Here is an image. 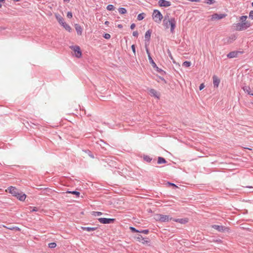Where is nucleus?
<instances>
[{
  "mask_svg": "<svg viewBox=\"0 0 253 253\" xmlns=\"http://www.w3.org/2000/svg\"><path fill=\"white\" fill-rule=\"evenodd\" d=\"M163 23L166 28H169L167 24L169 23L170 26V32L173 33L176 26V21L174 18H169V15L165 16Z\"/></svg>",
  "mask_w": 253,
  "mask_h": 253,
  "instance_id": "1",
  "label": "nucleus"
},
{
  "mask_svg": "<svg viewBox=\"0 0 253 253\" xmlns=\"http://www.w3.org/2000/svg\"><path fill=\"white\" fill-rule=\"evenodd\" d=\"M154 218L156 221L162 222H166L173 220V218L170 216L162 214H156L155 215Z\"/></svg>",
  "mask_w": 253,
  "mask_h": 253,
  "instance_id": "2",
  "label": "nucleus"
},
{
  "mask_svg": "<svg viewBox=\"0 0 253 253\" xmlns=\"http://www.w3.org/2000/svg\"><path fill=\"white\" fill-rule=\"evenodd\" d=\"M250 23H237L233 24V26L236 28V30L238 31H241L247 29L251 27Z\"/></svg>",
  "mask_w": 253,
  "mask_h": 253,
  "instance_id": "3",
  "label": "nucleus"
},
{
  "mask_svg": "<svg viewBox=\"0 0 253 253\" xmlns=\"http://www.w3.org/2000/svg\"><path fill=\"white\" fill-rule=\"evenodd\" d=\"M163 17V15L159 10H154L152 14V18L156 23H160Z\"/></svg>",
  "mask_w": 253,
  "mask_h": 253,
  "instance_id": "4",
  "label": "nucleus"
},
{
  "mask_svg": "<svg viewBox=\"0 0 253 253\" xmlns=\"http://www.w3.org/2000/svg\"><path fill=\"white\" fill-rule=\"evenodd\" d=\"M70 48L74 51L75 56L76 57L79 58L82 56V51L79 46L72 45L70 46Z\"/></svg>",
  "mask_w": 253,
  "mask_h": 253,
  "instance_id": "5",
  "label": "nucleus"
},
{
  "mask_svg": "<svg viewBox=\"0 0 253 253\" xmlns=\"http://www.w3.org/2000/svg\"><path fill=\"white\" fill-rule=\"evenodd\" d=\"M150 58V59L149 62H150V64H151L153 67L154 68H155L156 69V70L158 72L160 73L162 75L165 74L166 72L164 71H163L162 69H161L157 67L156 64L155 63V62L153 60L152 58Z\"/></svg>",
  "mask_w": 253,
  "mask_h": 253,
  "instance_id": "6",
  "label": "nucleus"
},
{
  "mask_svg": "<svg viewBox=\"0 0 253 253\" xmlns=\"http://www.w3.org/2000/svg\"><path fill=\"white\" fill-rule=\"evenodd\" d=\"M211 227L212 228L216 230L219 232L228 231L229 230V228L228 227L222 225H212Z\"/></svg>",
  "mask_w": 253,
  "mask_h": 253,
  "instance_id": "7",
  "label": "nucleus"
},
{
  "mask_svg": "<svg viewBox=\"0 0 253 253\" xmlns=\"http://www.w3.org/2000/svg\"><path fill=\"white\" fill-rule=\"evenodd\" d=\"M98 220L101 223L109 224V223H113L115 221V219L101 217V218H99L98 219Z\"/></svg>",
  "mask_w": 253,
  "mask_h": 253,
  "instance_id": "8",
  "label": "nucleus"
},
{
  "mask_svg": "<svg viewBox=\"0 0 253 253\" xmlns=\"http://www.w3.org/2000/svg\"><path fill=\"white\" fill-rule=\"evenodd\" d=\"M226 16V14L223 13H220V14H217V13H214L211 15V19L212 20H220L221 19Z\"/></svg>",
  "mask_w": 253,
  "mask_h": 253,
  "instance_id": "9",
  "label": "nucleus"
},
{
  "mask_svg": "<svg viewBox=\"0 0 253 253\" xmlns=\"http://www.w3.org/2000/svg\"><path fill=\"white\" fill-rule=\"evenodd\" d=\"M8 189L9 192L14 197L18 195V193L19 192V190L15 187L10 186L8 187Z\"/></svg>",
  "mask_w": 253,
  "mask_h": 253,
  "instance_id": "10",
  "label": "nucleus"
},
{
  "mask_svg": "<svg viewBox=\"0 0 253 253\" xmlns=\"http://www.w3.org/2000/svg\"><path fill=\"white\" fill-rule=\"evenodd\" d=\"M158 3L160 6L163 7H169L171 5V2L166 0H159Z\"/></svg>",
  "mask_w": 253,
  "mask_h": 253,
  "instance_id": "11",
  "label": "nucleus"
},
{
  "mask_svg": "<svg viewBox=\"0 0 253 253\" xmlns=\"http://www.w3.org/2000/svg\"><path fill=\"white\" fill-rule=\"evenodd\" d=\"M242 52L239 51H233L230 52L227 55V57L228 58H233L235 57H237L239 53H241Z\"/></svg>",
  "mask_w": 253,
  "mask_h": 253,
  "instance_id": "12",
  "label": "nucleus"
},
{
  "mask_svg": "<svg viewBox=\"0 0 253 253\" xmlns=\"http://www.w3.org/2000/svg\"><path fill=\"white\" fill-rule=\"evenodd\" d=\"M213 79V84L214 87H218L220 83V79L215 75H213L212 77Z\"/></svg>",
  "mask_w": 253,
  "mask_h": 253,
  "instance_id": "13",
  "label": "nucleus"
},
{
  "mask_svg": "<svg viewBox=\"0 0 253 253\" xmlns=\"http://www.w3.org/2000/svg\"><path fill=\"white\" fill-rule=\"evenodd\" d=\"M242 88L247 94L253 96V90H251L249 86L244 85L242 87Z\"/></svg>",
  "mask_w": 253,
  "mask_h": 253,
  "instance_id": "14",
  "label": "nucleus"
},
{
  "mask_svg": "<svg viewBox=\"0 0 253 253\" xmlns=\"http://www.w3.org/2000/svg\"><path fill=\"white\" fill-rule=\"evenodd\" d=\"M151 31L148 30L146 31L145 34V42L146 44L147 43L149 42L150 40Z\"/></svg>",
  "mask_w": 253,
  "mask_h": 253,
  "instance_id": "15",
  "label": "nucleus"
},
{
  "mask_svg": "<svg viewBox=\"0 0 253 253\" xmlns=\"http://www.w3.org/2000/svg\"><path fill=\"white\" fill-rule=\"evenodd\" d=\"M15 197H16L19 200L21 201H24L26 199V195L23 192L19 191L18 195H17Z\"/></svg>",
  "mask_w": 253,
  "mask_h": 253,
  "instance_id": "16",
  "label": "nucleus"
},
{
  "mask_svg": "<svg viewBox=\"0 0 253 253\" xmlns=\"http://www.w3.org/2000/svg\"><path fill=\"white\" fill-rule=\"evenodd\" d=\"M172 221L181 224H185L188 222V219L187 218H173Z\"/></svg>",
  "mask_w": 253,
  "mask_h": 253,
  "instance_id": "17",
  "label": "nucleus"
},
{
  "mask_svg": "<svg viewBox=\"0 0 253 253\" xmlns=\"http://www.w3.org/2000/svg\"><path fill=\"white\" fill-rule=\"evenodd\" d=\"M149 94L151 96H154L157 98H159V95L157 91L154 89H150L149 90Z\"/></svg>",
  "mask_w": 253,
  "mask_h": 253,
  "instance_id": "18",
  "label": "nucleus"
},
{
  "mask_svg": "<svg viewBox=\"0 0 253 253\" xmlns=\"http://www.w3.org/2000/svg\"><path fill=\"white\" fill-rule=\"evenodd\" d=\"M75 27L78 35H81L83 32V29L82 27L77 24H75Z\"/></svg>",
  "mask_w": 253,
  "mask_h": 253,
  "instance_id": "19",
  "label": "nucleus"
},
{
  "mask_svg": "<svg viewBox=\"0 0 253 253\" xmlns=\"http://www.w3.org/2000/svg\"><path fill=\"white\" fill-rule=\"evenodd\" d=\"M55 17L60 25H61L62 24H63V23L65 22L64 18L60 15L56 14Z\"/></svg>",
  "mask_w": 253,
  "mask_h": 253,
  "instance_id": "20",
  "label": "nucleus"
},
{
  "mask_svg": "<svg viewBox=\"0 0 253 253\" xmlns=\"http://www.w3.org/2000/svg\"><path fill=\"white\" fill-rule=\"evenodd\" d=\"M97 227H82V229L83 230H85L87 231H94L97 229Z\"/></svg>",
  "mask_w": 253,
  "mask_h": 253,
  "instance_id": "21",
  "label": "nucleus"
},
{
  "mask_svg": "<svg viewBox=\"0 0 253 253\" xmlns=\"http://www.w3.org/2000/svg\"><path fill=\"white\" fill-rule=\"evenodd\" d=\"M248 18V16H241L239 18V20L241 21L240 23H250V22L247 21V19Z\"/></svg>",
  "mask_w": 253,
  "mask_h": 253,
  "instance_id": "22",
  "label": "nucleus"
},
{
  "mask_svg": "<svg viewBox=\"0 0 253 253\" xmlns=\"http://www.w3.org/2000/svg\"><path fill=\"white\" fill-rule=\"evenodd\" d=\"M61 25L68 32H70L72 30L71 27L65 22L62 24Z\"/></svg>",
  "mask_w": 253,
  "mask_h": 253,
  "instance_id": "23",
  "label": "nucleus"
},
{
  "mask_svg": "<svg viewBox=\"0 0 253 253\" xmlns=\"http://www.w3.org/2000/svg\"><path fill=\"white\" fill-rule=\"evenodd\" d=\"M166 163H167V161L165 159V158H164L163 157H158V161H157V163L158 164H165Z\"/></svg>",
  "mask_w": 253,
  "mask_h": 253,
  "instance_id": "24",
  "label": "nucleus"
},
{
  "mask_svg": "<svg viewBox=\"0 0 253 253\" xmlns=\"http://www.w3.org/2000/svg\"><path fill=\"white\" fill-rule=\"evenodd\" d=\"M143 159L145 161H146L148 163L151 162L152 160V159L150 156H149L148 155H144Z\"/></svg>",
  "mask_w": 253,
  "mask_h": 253,
  "instance_id": "25",
  "label": "nucleus"
},
{
  "mask_svg": "<svg viewBox=\"0 0 253 253\" xmlns=\"http://www.w3.org/2000/svg\"><path fill=\"white\" fill-rule=\"evenodd\" d=\"M118 11L120 14H124L126 13V9L124 7H120L118 9Z\"/></svg>",
  "mask_w": 253,
  "mask_h": 253,
  "instance_id": "26",
  "label": "nucleus"
},
{
  "mask_svg": "<svg viewBox=\"0 0 253 253\" xmlns=\"http://www.w3.org/2000/svg\"><path fill=\"white\" fill-rule=\"evenodd\" d=\"M144 15H145V14L144 13H141L137 15V20L140 21V20H142V19H143L144 18Z\"/></svg>",
  "mask_w": 253,
  "mask_h": 253,
  "instance_id": "27",
  "label": "nucleus"
},
{
  "mask_svg": "<svg viewBox=\"0 0 253 253\" xmlns=\"http://www.w3.org/2000/svg\"><path fill=\"white\" fill-rule=\"evenodd\" d=\"M67 193H71L72 194L75 195L77 197H79L80 196V193L79 192H78V191H68Z\"/></svg>",
  "mask_w": 253,
  "mask_h": 253,
  "instance_id": "28",
  "label": "nucleus"
},
{
  "mask_svg": "<svg viewBox=\"0 0 253 253\" xmlns=\"http://www.w3.org/2000/svg\"><path fill=\"white\" fill-rule=\"evenodd\" d=\"M106 9L109 11L114 10L115 9V7L112 4H109L107 5Z\"/></svg>",
  "mask_w": 253,
  "mask_h": 253,
  "instance_id": "29",
  "label": "nucleus"
},
{
  "mask_svg": "<svg viewBox=\"0 0 253 253\" xmlns=\"http://www.w3.org/2000/svg\"><path fill=\"white\" fill-rule=\"evenodd\" d=\"M191 62L190 61H184L183 63V65L185 67H189L191 66Z\"/></svg>",
  "mask_w": 253,
  "mask_h": 253,
  "instance_id": "30",
  "label": "nucleus"
},
{
  "mask_svg": "<svg viewBox=\"0 0 253 253\" xmlns=\"http://www.w3.org/2000/svg\"><path fill=\"white\" fill-rule=\"evenodd\" d=\"M142 244H145L149 242V240L147 238H143L142 240L140 241Z\"/></svg>",
  "mask_w": 253,
  "mask_h": 253,
  "instance_id": "31",
  "label": "nucleus"
},
{
  "mask_svg": "<svg viewBox=\"0 0 253 253\" xmlns=\"http://www.w3.org/2000/svg\"><path fill=\"white\" fill-rule=\"evenodd\" d=\"M56 246V243L55 242H52L48 244V247L50 248H54Z\"/></svg>",
  "mask_w": 253,
  "mask_h": 253,
  "instance_id": "32",
  "label": "nucleus"
},
{
  "mask_svg": "<svg viewBox=\"0 0 253 253\" xmlns=\"http://www.w3.org/2000/svg\"><path fill=\"white\" fill-rule=\"evenodd\" d=\"M85 152L88 155V156L90 158H94L93 154L92 153V152L90 151L87 150H86Z\"/></svg>",
  "mask_w": 253,
  "mask_h": 253,
  "instance_id": "33",
  "label": "nucleus"
},
{
  "mask_svg": "<svg viewBox=\"0 0 253 253\" xmlns=\"http://www.w3.org/2000/svg\"><path fill=\"white\" fill-rule=\"evenodd\" d=\"M130 230H131V231L132 232H137V233H139V230L136 229L135 228H134L133 227H130Z\"/></svg>",
  "mask_w": 253,
  "mask_h": 253,
  "instance_id": "34",
  "label": "nucleus"
},
{
  "mask_svg": "<svg viewBox=\"0 0 253 253\" xmlns=\"http://www.w3.org/2000/svg\"><path fill=\"white\" fill-rule=\"evenodd\" d=\"M139 233H144V234H148L149 233V230L148 229H145V230H139Z\"/></svg>",
  "mask_w": 253,
  "mask_h": 253,
  "instance_id": "35",
  "label": "nucleus"
},
{
  "mask_svg": "<svg viewBox=\"0 0 253 253\" xmlns=\"http://www.w3.org/2000/svg\"><path fill=\"white\" fill-rule=\"evenodd\" d=\"M215 2V0H206V3L209 4H212Z\"/></svg>",
  "mask_w": 253,
  "mask_h": 253,
  "instance_id": "36",
  "label": "nucleus"
},
{
  "mask_svg": "<svg viewBox=\"0 0 253 253\" xmlns=\"http://www.w3.org/2000/svg\"><path fill=\"white\" fill-rule=\"evenodd\" d=\"M102 214V213L100 211H94L93 213V215H94V216H99V215H101Z\"/></svg>",
  "mask_w": 253,
  "mask_h": 253,
  "instance_id": "37",
  "label": "nucleus"
},
{
  "mask_svg": "<svg viewBox=\"0 0 253 253\" xmlns=\"http://www.w3.org/2000/svg\"><path fill=\"white\" fill-rule=\"evenodd\" d=\"M103 37L106 39H109L111 37V36L109 34L105 33L103 35Z\"/></svg>",
  "mask_w": 253,
  "mask_h": 253,
  "instance_id": "38",
  "label": "nucleus"
},
{
  "mask_svg": "<svg viewBox=\"0 0 253 253\" xmlns=\"http://www.w3.org/2000/svg\"><path fill=\"white\" fill-rule=\"evenodd\" d=\"M146 51L148 56V59L149 60H150V58H152V57L151 56L150 53L149 51L148 48L147 47H146Z\"/></svg>",
  "mask_w": 253,
  "mask_h": 253,
  "instance_id": "39",
  "label": "nucleus"
},
{
  "mask_svg": "<svg viewBox=\"0 0 253 253\" xmlns=\"http://www.w3.org/2000/svg\"><path fill=\"white\" fill-rule=\"evenodd\" d=\"M32 210H31V212L37 211H39V209L37 207H30Z\"/></svg>",
  "mask_w": 253,
  "mask_h": 253,
  "instance_id": "40",
  "label": "nucleus"
},
{
  "mask_svg": "<svg viewBox=\"0 0 253 253\" xmlns=\"http://www.w3.org/2000/svg\"><path fill=\"white\" fill-rule=\"evenodd\" d=\"M67 17L68 18H71L73 17L72 13L71 11H68L67 14Z\"/></svg>",
  "mask_w": 253,
  "mask_h": 253,
  "instance_id": "41",
  "label": "nucleus"
},
{
  "mask_svg": "<svg viewBox=\"0 0 253 253\" xmlns=\"http://www.w3.org/2000/svg\"><path fill=\"white\" fill-rule=\"evenodd\" d=\"M143 238V237L141 235H138V236L136 237L137 240L140 242L142 240Z\"/></svg>",
  "mask_w": 253,
  "mask_h": 253,
  "instance_id": "42",
  "label": "nucleus"
},
{
  "mask_svg": "<svg viewBox=\"0 0 253 253\" xmlns=\"http://www.w3.org/2000/svg\"><path fill=\"white\" fill-rule=\"evenodd\" d=\"M249 18L253 19V10H251L249 13Z\"/></svg>",
  "mask_w": 253,
  "mask_h": 253,
  "instance_id": "43",
  "label": "nucleus"
},
{
  "mask_svg": "<svg viewBox=\"0 0 253 253\" xmlns=\"http://www.w3.org/2000/svg\"><path fill=\"white\" fill-rule=\"evenodd\" d=\"M131 49L134 53L135 55V46L134 44H132L131 46Z\"/></svg>",
  "mask_w": 253,
  "mask_h": 253,
  "instance_id": "44",
  "label": "nucleus"
},
{
  "mask_svg": "<svg viewBox=\"0 0 253 253\" xmlns=\"http://www.w3.org/2000/svg\"><path fill=\"white\" fill-rule=\"evenodd\" d=\"M168 53L170 58L172 60L173 59V57H172V56L171 55V52L170 51V50L169 49L168 50Z\"/></svg>",
  "mask_w": 253,
  "mask_h": 253,
  "instance_id": "45",
  "label": "nucleus"
},
{
  "mask_svg": "<svg viewBox=\"0 0 253 253\" xmlns=\"http://www.w3.org/2000/svg\"><path fill=\"white\" fill-rule=\"evenodd\" d=\"M132 35L134 36V37H137L138 35V33L137 31H133V33H132Z\"/></svg>",
  "mask_w": 253,
  "mask_h": 253,
  "instance_id": "46",
  "label": "nucleus"
},
{
  "mask_svg": "<svg viewBox=\"0 0 253 253\" xmlns=\"http://www.w3.org/2000/svg\"><path fill=\"white\" fill-rule=\"evenodd\" d=\"M3 227L6 228H7V229H8L9 230H14V226L7 227V226H3Z\"/></svg>",
  "mask_w": 253,
  "mask_h": 253,
  "instance_id": "47",
  "label": "nucleus"
},
{
  "mask_svg": "<svg viewBox=\"0 0 253 253\" xmlns=\"http://www.w3.org/2000/svg\"><path fill=\"white\" fill-rule=\"evenodd\" d=\"M205 87V85L204 84H201L199 86V89L200 90H202Z\"/></svg>",
  "mask_w": 253,
  "mask_h": 253,
  "instance_id": "48",
  "label": "nucleus"
},
{
  "mask_svg": "<svg viewBox=\"0 0 253 253\" xmlns=\"http://www.w3.org/2000/svg\"><path fill=\"white\" fill-rule=\"evenodd\" d=\"M168 184L169 185H171L173 187H177V186L174 184V183H171V182H168Z\"/></svg>",
  "mask_w": 253,
  "mask_h": 253,
  "instance_id": "49",
  "label": "nucleus"
},
{
  "mask_svg": "<svg viewBox=\"0 0 253 253\" xmlns=\"http://www.w3.org/2000/svg\"><path fill=\"white\" fill-rule=\"evenodd\" d=\"M135 24L134 23H132L131 24L130 28L132 30L135 28Z\"/></svg>",
  "mask_w": 253,
  "mask_h": 253,
  "instance_id": "50",
  "label": "nucleus"
},
{
  "mask_svg": "<svg viewBox=\"0 0 253 253\" xmlns=\"http://www.w3.org/2000/svg\"><path fill=\"white\" fill-rule=\"evenodd\" d=\"M14 230L19 231L20 229L17 226H14Z\"/></svg>",
  "mask_w": 253,
  "mask_h": 253,
  "instance_id": "51",
  "label": "nucleus"
},
{
  "mask_svg": "<svg viewBox=\"0 0 253 253\" xmlns=\"http://www.w3.org/2000/svg\"><path fill=\"white\" fill-rule=\"evenodd\" d=\"M231 39L232 40H235L236 39V37L235 35H233L232 36Z\"/></svg>",
  "mask_w": 253,
  "mask_h": 253,
  "instance_id": "52",
  "label": "nucleus"
},
{
  "mask_svg": "<svg viewBox=\"0 0 253 253\" xmlns=\"http://www.w3.org/2000/svg\"><path fill=\"white\" fill-rule=\"evenodd\" d=\"M118 27L119 28H120V29H121V28H123V26H122V25H121V24H119V25H118Z\"/></svg>",
  "mask_w": 253,
  "mask_h": 253,
  "instance_id": "53",
  "label": "nucleus"
},
{
  "mask_svg": "<svg viewBox=\"0 0 253 253\" xmlns=\"http://www.w3.org/2000/svg\"><path fill=\"white\" fill-rule=\"evenodd\" d=\"M109 23V22L107 21L105 22V25H108Z\"/></svg>",
  "mask_w": 253,
  "mask_h": 253,
  "instance_id": "54",
  "label": "nucleus"
},
{
  "mask_svg": "<svg viewBox=\"0 0 253 253\" xmlns=\"http://www.w3.org/2000/svg\"><path fill=\"white\" fill-rule=\"evenodd\" d=\"M64 2H69L70 1V0H63Z\"/></svg>",
  "mask_w": 253,
  "mask_h": 253,
  "instance_id": "55",
  "label": "nucleus"
},
{
  "mask_svg": "<svg viewBox=\"0 0 253 253\" xmlns=\"http://www.w3.org/2000/svg\"><path fill=\"white\" fill-rule=\"evenodd\" d=\"M14 1H15V2H18V1H20L21 0H13Z\"/></svg>",
  "mask_w": 253,
  "mask_h": 253,
  "instance_id": "56",
  "label": "nucleus"
},
{
  "mask_svg": "<svg viewBox=\"0 0 253 253\" xmlns=\"http://www.w3.org/2000/svg\"><path fill=\"white\" fill-rule=\"evenodd\" d=\"M161 80L165 81V80L163 78H161Z\"/></svg>",
  "mask_w": 253,
  "mask_h": 253,
  "instance_id": "57",
  "label": "nucleus"
},
{
  "mask_svg": "<svg viewBox=\"0 0 253 253\" xmlns=\"http://www.w3.org/2000/svg\"><path fill=\"white\" fill-rule=\"evenodd\" d=\"M4 0H0V2H3Z\"/></svg>",
  "mask_w": 253,
  "mask_h": 253,
  "instance_id": "58",
  "label": "nucleus"
},
{
  "mask_svg": "<svg viewBox=\"0 0 253 253\" xmlns=\"http://www.w3.org/2000/svg\"><path fill=\"white\" fill-rule=\"evenodd\" d=\"M252 6L253 7V2L252 3Z\"/></svg>",
  "mask_w": 253,
  "mask_h": 253,
  "instance_id": "59",
  "label": "nucleus"
},
{
  "mask_svg": "<svg viewBox=\"0 0 253 253\" xmlns=\"http://www.w3.org/2000/svg\"><path fill=\"white\" fill-rule=\"evenodd\" d=\"M167 26H169V23L167 24Z\"/></svg>",
  "mask_w": 253,
  "mask_h": 253,
  "instance_id": "60",
  "label": "nucleus"
},
{
  "mask_svg": "<svg viewBox=\"0 0 253 253\" xmlns=\"http://www.w3.org/2000/svg\"><path fill=\"white\" fill-rule=\"evenodd\" d=\"M1 7V4L0 3V7Z\"/></svg>",
  "mask_w": 253,
  "mask_h": 253,
  "instance_id": "61",
  "label": "nucleus"
},
{
  "mask_svg": "<svg viewBox=\"0 0 253 253\" xmlns=\"http://www.w3.org/2000/svg\"><path fill=\"white\" fill-rule=\"evenodd\" d=\"M249 188H253L252 187H251V186H249L248 187Z\"/></svg>",
  "mask_w": 253,
  "mask_h": 253,
  "instance_id": "62",
  "label": "nucleus"
}]
</instances>
